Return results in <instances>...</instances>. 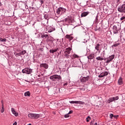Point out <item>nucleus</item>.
<instances>
[{"label": "nucleus", "instance_id": "f257e3e1", "mask_svg": "<svg viewBox=\"0 0 125 125\" xmlns=\"http://www.w3.org/2000/svg\"><path fill=\"white\" fill-rule=\"evenodd\" d=\"M66 11L67 9H66V8L60 7L56 10V13L58 15H62L64 14V13H66Z\"/></svg>", "mask_w": 125, "mask_h": 125}, {"label": "nucleus", "instance_id": "f03ea898", "mask_svg": "<svg viewBox=\"0 0 125 125\" xmlns=\"http://www.w3.org/2000/svg\"><path fill=\"white\" fill-rule=\"evenodd\" d=\"M113 33L119 34V32L121 31V24L115 25L112 27Z\"/></svg>", "mask_w": 125, "mask_h": 125}, {"label": "nucleus", "instance_id": "7ed1b4c3", "mask_svg": "<svg viewBox=\"0 0 125 125\" xmlns=\"http://www.w3.org/2000/svg\"><path fill=\"white\" fill-rule=\"evenodd\" d=\"M72 50V48L70 47L67 48L64 51V56L66 57V58H69L70 57V54L71 53V51Z\"/></svg>", "mask_w": 125, "mask_h": 125}, {"label": "nucleus", "instance_id": "20e7f679", "mask_svg": "<svg viewBox=\"0 0 125 125\" xmlns=\"http://www.w3.org/2000/svg\"><path fill=\"white\" fill-rule=\"evenodd\" d=\"M118 10L119 12H121V13H125V4H123L121 6H119Z\"/></svg>", "mask_w": 125, "mask_h": 125}, {"label": "nucleus", "instance_id": "39448f33", "mask_svg": "<svg viewBox=\"0 0 125 125\" xmlns=\"http://www.w3.org/2000/svg\"><path fill=\"white\" fill-rule=\"evenodd\" d=\"M32 69L29 68H25L22 69V72L23 74H27V75H30L32 73Z\"/></svg>", "mask_w": 125, "mask_h": 125}, {"label": "nucleus", "instance_id": "423d86ee", "mask_svg": "<svg viewBox=\"0 0 125 125\" xmlns=\"http://www.w3.org/2000/svg\"><path fill=\"white\" fill-rule=\"evenodd\" d=\"M115 58V55H112L107 58L106 61H105V63H110V62H112V61Z\"/></svg>", "mask_w": 125, "mask_h": 125}, {"label": "nucleus", "instance_id": "0eeeda50", "mask_svg": "<svg viewBox=\"0 0 125 125\" xmlns=\"http://www.w3.org/2000/svg\"><path fill=\"white\" fill-rule=\"evenodd\" d=\"M44 21H45L46 22H44V21H43V25H44V26H46L47 24H48V20L49 19V18H48V15L44 14Z\"/></svg>", "mask_w": 125, "mask_h": 125}, {"label": "nucleus", "instance_id": "6e6552de", "mask_svg": "<svg viewBox=\"0 0 125 125\" xmlns=\"http://www.w3.org/2000/svg\"><path fill=\"white\" fill-rule=\"evenodd\" d=\"M69 103H70V104H81L83 105V104H84V102L79 101H69Z\"/></svg>", "mask_w": 125, "mask_h": 125}, {"label": "nucleus", "instance_id": "1a4fd4ad", "mask_svg": "<svg viewBox=\"0 0 125 125\" xmlns=\"http://www.w3.org/2000/svg\"><path fill=\"white\" fill-rule=\"evenodd\" d=\"M50 79H54L55 80L58 79V80H62V77H61V76H60V75H55L51 76L50 77Z\"/></svg>", "mask_w": 125, "mask_h": 125}, {"label": "nucleus", "instance_id": "9d476101", "mask_svg": "<svg viewBox=\"0 0 125 125\" xmlns=\"http://www.w3.org/2000/svg\"><path fill=\"white\" fill-rule=\"evenodd\" d=\"M109 73L107 71H104V72L101 73L99 75V78H104V77H105V76H108Z\"/></svg>", "mask_w": 125, "mask_h": 125}, {"label": "nucleus", "instance_id": "9b49d317", "mask_svg": "<svg viewBox=\"0 0 125 125\" xmlns=\"http://www.w3.org/2000/svg\"><path fill=\"white\" fill-rule=\"evenodd\" d=\"M47 31H48V33H51L53 31H55V27L53 26H50Z\"/></svg>", "mask_w": 125, "mask_h": 125}, {"label": "nucleus", "instance_id": "f8f14e48", "mask_svg": "<svg viewBox=\"0 0 125 125\" xmlns=\"http://www.w3.org/2000/svg\"><path fill=\"white\" fill-rule=\"evenodd\" d=\"M11 111L12 114L14 115L15 117H18L19 116V114L18 113V112H16V111H15V109H14V108H11Z\"/></svg>", "mask_w": 125, "mask_h": 125}, {"label": "nucleus", "instance_id": "ddd939ff", "mask_svg": "<svg viewBox=\"0 0 125 125\" xmlns=\"http://www.w3.org/2000/svg\"><path fill=\"white\" fill-rule=\"evenodd\" d=\"M40 67V68H43L44 69H48V64L47 63H41Z\"/></svg>", "mask_w": 125, "mask_h": 125}, {"label": "nucleus", "instance_id": "4468645a", "mask_svg": "<svg viewBox=\"0 0 125 125\" xmlns=\"http://www.w3.org/2000/svg\"><path fill=\"white\" fill-rule=\"evenodd\" d=\"M89 14V12H83L81 14V17H85Z\"/></svg>", "mask_w": 125, "mask_h": 125}, {"label": "nucleus", "instance_id": "2eb2a0df", "mask_svg": "<svg viewBox=\"0 0 125 125\" xmlns=\"http://www.w3.org/2000/svg\"><path fill=\"white\" fill-rule=\"evenodd\" d=\"M41 38L43 39V40H45V39H49V36L47 34H43L41 36Z\"/></svg>", "mask_w": 125, "mask_h": 125}, {"label": "nucleus", "instance_id": "dca6fc26", "mask_svg": "<svg viewBox=\"0 0 125 125\" xmlns=\"http://www.w3.org/2000/svg\"><path fill=\"white\" fill-rule=\"evenodd\" d=\"M58 50H59V48H57L55 49H50L49 52L50 53H52L53 54V53H54V52L58 51Z\"/></svg>", "mask_w": 125, "mask_h": 125}, {"label": "nucleus", "instance_id": "f3484780", "mask_svg": "<svg viewBox=\"0 0 125 125\" xmlns=\"http://www.w3.org/2000/svg\"><path fill=\"white\" fill-rule=\"evenodd\" d=\"M118 83L119 85H122L123 84V78L122 77H120L118 81Z\"/></svg>", "mask_w": 125, "mask_h": 125}, {"label": "nucleus", "instance_id": "a211bd4d", "mask_svg": "<svg viewBox=\"0 0 125 125\" xmlns=\"http://www.w3.org/2000/svg\"><path fill=\"white\" fill-rule=\"evenodd\" d=\"M41 117V114L34 113V119L37 120V119H40Z\"/></svg>", "mask_w": 125, "mask_h": 125}, {"label": "nucleus", "instance_id": "6ab92c4d", "mask_svg": "<svg viewBox=\"0 0 125 125\" xmlns=\"http://www.w3.org/2000/svg\"><path fill=\"white\" fill-rule=\"evenodd\" d=\"M89 79V77H83L82 79V82H83V83H85V82H87Z\"/></svg>", "mask_w": 125, "mask_h": 125}, {"label": "nucleus", "instance_id": "aec40b11", "mask_svg": "<svg viewBox=\"0 0 125 125\" xmlns=\"http://www.w3.org/2000/svg\"><path fill=\"white\" fill-rule=\"evenodd\" d=\"M65 38L66 39H68L70 41H72V40L73 39V37H72L71 35H66L65 36Z\"/></svg>", "mask_w": 125, "mask_h": 125}, {"label": "nucleus", "instance_id": "412c9836", "mask_svg": "<svg viewBox=\"0 0 125 125\" xmlns=\"http://www.w3.org/2000/svg\"><path fill=\"white\" fill-rule=\"evenodd\" d=\"M94 57V54H90L88 57L87 58L88 59H90V60H91V59H93Z\"/></svg>", "mask_w": 125, "mask_h": 125}, {"label": "nucleus", "instance_id": "4be33fe9", "mask_svg": "<svg viewBox=\"0 0 125 125\" xmlns=\"http://www.w3.org/2000/svg\"><path fill=\"white\" fill-rule=\"evenodd\" d=\"M100 46V44H97V45H96V46L95 47V49H96V50H97V51H99V47Z\"/></svg>", "mask_w": 125, "mask_h": 125}, {"label": "nucleus", "instance_id": "5701e85b", "mask_svg": "<svg viewBox=\"0 0 125 125\" xmlns=\"http://www.w3.org/2000/svg\"><path fill=\"white\" fill-rule=\"evenodd\" d=\"M96 60H98V61H102L104 60V58L99 56L96 58Z\"/></svg>", "mask_w": 125, "mask_h": 125}, {"label": "nucleus", "instance_id": "b1692460", "mask_svg": "<svg viewBox=\"0 0 125 125\" xmlns=\"http://www.w3.org/2000/svg\"><path fill=\"white\" fill-rule=\"evenodd\" d=\"M28 118H29V119H34V113H29Z\"/></svg>", "mask_w": 125, "mask_h": 125}, {"label": "nucleus", "instance_id": "393cba45", "mask_svg": "<svg viewBox=\"0 0 125 125\" xmlns=\"http://www.w3.org/2000/svg\"><path fill=\"white\" fill-rule=\"evenodd\" d=\"M113 99L112 98H109V99L107 100V103H111V102H113Z\"/></svg>", "mask_w": 125, "mask_h": 125}, {"label": "nucleus", "instance_id": "a878e982", "mask_svg": "<svg viewBox=\"0 0 125 125\" xmlns=\"http://www.w3.org/2000/svg\"><path fill=\"white\" fill-rule=\"evenodd\" d=\"M0 42H6V39H2V38H0Z\"/></svg>", "mask_w": 125, "mask_h": 125}, {"label": "nucleus", "instance_id": "bb28decb", "mask_svg": "<svg viewBox=\"0 0 125 125\" xmlns=\"http://www.w3.org/2000/svg\"><path fill=\"white\" fill-rule=\"evenodd\" d=\"M112 101H116V100H118L119 99V96H116L115 97H112Z\"/></svg>", "mask_w": 125, "mask_h": 125}, {"label": "nucleus", "instance_id": "cd10ccee", "mask_svg": "<svg viewBox=\"0 0 125 125\" xmlns=\"http://www.w3.org/2000/svg\"><path fill=\"white\" fill-rule=\"evenodd\" d=\"M30 95H31V93L29 91L26 92L24 93V96H30Z\"/></svg>", "mask_w": 125, "mask_h": 125}, {"label": "nucleus", "instance_id": "c85d7f7f", "mask_svg": "<svg viewBox=\"0 0 125 125\" xmlns=\"http://www.w3.org/2000/svg\"><path fill=\"white\" fill-rule=\"evenodd\" d=\"M21 52V55H24V54H26V53H27V52L26 51V50H23Z\"/></svg>", "mask_w": 125, "mask_h": 125}, {"label": "nucleus", "instance_id": "c756f323", "mask_svg": "<svg viewBox=\"0 0 125 125\" xmlns=\"http://www.w3.org/2000/svg\"><path fill=\"white\" fill-rule=\"evenodd\" d=\"M86 122H87V123H88V122H89V121H90V120H91L90 117V116H88V117L86 118Z\"/></svg>", "mask_w": 125, "mask_h": 125}, {"label": "nucleus", "instance_id": "7c9ffc66", "mask_svg": "<svg viewBox=\"0 0 125 125\" xmlns=\"http://www.w3.org/2000/svg\"><path fill=\"white\" fill-rule=\"evenodd\" d=\"M0 112H1V113H3V112H4V108L1 107V109H0Z\"/></svg>", "mask_w": 125, "mask_h": 125}, {"label": "nucleus", "instance_id": "2f4dec72", "mask_svg": "<svg viewBox=\"0 0 125 125\" xmlns=\"http://www.w3.org/2000/svg\"><path fill=\"white\" fill-rule=\"evenodd\" d=\"M69 117H70V115H69L68 113L64 115V118H69Z\"/></svg>", "mask_w": 125, "mask_h": 125}, {"label": "nucleus", "instance_id": "473e14b6", "mask_svg": "<svg viewBox=\"0 0 125 125\" xmlns=\"http://www.w3.org/2000/svg\"><path fill=\"white\" fill-rule=\"evenodd\" d=\"M119 44L118 43H114V44H113V46H115V47L118 46V45H119Z\"/></svg>", "mask_w": 125, "mask_h": 125}, {"label": "nucleus", "instance_id": "72a5a7b5", "mask_svg": "<svg viewBox=\"0 0 125 125\" xmlns=\"http://www.w3.org/2000/svg\"><path fill=\"white\" fill-rule=\"evenodd\" d=\"M113 116H114V115H113V114H110L109 115L110 119H112Z\"/></svg>", "mask_w": 125, "mask_h": 125}, {"label": "nucleus", "instance_id": "f704fd0d", "mask_svg": "<svg viewBox=\"0 0 125 125\" xmlns=\"http://www.w3.org/2000/svg\"><path fill=\"white\" fill-rule=\"evenodd\" d=\"M125 17H122V18H121L120 20H121V21H123V20H125Z\"/></svg>", "mask_w": 125, "mask_h": 125}, {"label": "nucleus", "instance_id": "c9c22d12", "mask_svg": "<svg viewBox=\"0 0 125 125\" xmlns=\"http://www.w3.org/2000/svg\"><path fill=\"white\" fill-rule=\"evenodd\" d=\"M74 57L75 58H79V56H78V55H74Z\"/></svg>", "mask_w": 125, "mask_h": 125}, {"label": "nucleus", "instance_id": "e433bc0d", "mask_svg": "<svg viewBox=\"0 0 125 125\" xmlns=\"http://www.w3.org/2000/svg\"><path fill=\"white\" fill-rule=\"evenodd\" d=\"M68 21H69V19H68V18H65L64 19V21L65 22H68Z\"/></svg>", "mask_w": 125, "mask_h": 125}, {"label": "nucleus", "instance_id": "4c0bfd02", "mask_svg": "<svg viewBox=\"0 0 125 125\" xmlns=\"http://www.w3.org/2000/svg\"><path fill=\"white\" fill-rule=\"evenodd\" d=\"M72 113H73V110H70L68 114L69 115V114H72Z\"/></svg>", "mask_w": 125, "mask_h": 125}, {"label": "nucleus", "instance_id": "58836bf2", "mask_svg": "<svg viewBox=\"0 0 125 125\" xmlns=\"http://www.w3.org/2000/svg\"><path fill=\"white\" fill-rule=\"evenodd\" d=\"M17 55H19V56H21V55H22V54L21 53V52H20L18 54H17Z\"/></svg>", "mask_w": 125, "mask_h": 125}, {"label": "nucleus", "instance_id": "ea45409f", "mask_svg": "<svg viewBox=\"0 0 125 125\" xmlns=\"http://www.w3.org/2000/svg\"><path fill=\"white\" fill-rule=\"evenodd\" d=\"M83 42H84V43L87 42V40H84V41Z\"/></svg>", "mask_w": 125, "mask_h": 125}, {"label": "nucleus", "instance_id": "a19ab883", "mask_svg": "<svg viewBox=\"0 0 125 125\" xmlns=\"http://www.w3.org/2000/svg\"><path fill=\"white\" fill-rule=\"evenodd\" d=\"M63 85L65 86V85H68V83H65L63 84Z\"/></svg>", "mask_w": 125, "mask_h": 125}, {"label": "nucleus", "instance_id": "79ce46f5", "mask_svg": "<svg viewBox=\"0 0 125 125\" xmlns=\"http://www.w3.org/2000/svg\"><path fill=\"white\" fill-rule=\"evenodd\" d=\"M43 22H44V23H45L46 21H44V19L43 20V21H42V24H43Z\"/></svg>", "mask_w": 125, "mask_h": 125}, {"label": "nucleus", "instance_id": "37998d69", "mask_svg": "<svg viewBox=\"0 0 125 125\" xmlns=\"http://www.w3.org/2000/svg\"><path fill=\"white\" fill-rule=\"evenodd\" d=\"M50 80H52V81L53 82L55 81V78L50 79Z\"/></svg>", "mask_w": 125, "mask_h": 125}, {"label": "nucleus", "instance_id": "c03bdc74", "mask_svg": "<svg viewBox=\"0 0 125 125\" xmlns=\"http://www.w3.org/2000/svg\"><path fill=\"white\" fill-rule=\"evenodd\" d=\"M13 125H17V123L16 122H15Z\"/></svg>", "mask_w": 125, "mask_h": 125}, {"label": "nucleus", "instance_id": "a18cd8bd", "mask_svg": "<svg viewBox=\"0 0 125 125\" xmlns=\"http://www.w3.org/2000/svg\"><path fill=\"white\" fill-rule=\"evenodd\" d=\"M25 8L26 9H28V6L27 5H25Z\"/></svg>", "mask_w": 125, "mask_h": 125}, {"label": "nucleus", "instance_id": "49530a36", "mask_svg": "<svg viewBox=\"0 0 125 125\" xmlns=\"http://www.w3.org/2000/svg\"><path fill=\"white\" fill-rule=\"evenodd\" d=\"M98 18V16L97 15V16H96V20H97V18Z\"/></svg>", "mask_w": 125, "mask_h": 125}, {"label": "nucleus", "instance_id": "de8ad7c7", "mask_svg": "<svg viewBox=\"0 0 125 125\" xmlns=\"http://www.w3.org/2000/svg\"><path fill=\"white\" fill-rule=\"evenodd\" d=\"M43 2V1H42V0H41V3L42 4V3Z\"/></svg>", "mask_w": 125, "mask_h": 125}, {"label": "nucleus", "instance_id": "09e8293b", "mask_svg": "<svg viewBox=\"0 0 125 125\" xmlns=\"http://www.w3.org/2000/svg\"><path fill=\"white\" fill-rule=\"evenodd\" d=\"M90 125H92V124H93V122H92H92H91L90 123Z\"/></svg>", "mask_w": 125, "mask_h": 125}, {"label": "nucleus", "instance_id": "8fccbe9b", "mask_svg": "<svg viewBox=\"0 0 125 125\" xmlns=\"http://www.w3.org/2000/svg\"><path fill=\"white\" fill-rule=\"evenodd\" d=\"M94 125H98V124H97V123H95L94 124Z\"/></svg>", "mask_w": 125, "mask_h": 125}, {"label": "nucleus", "instance_id": "3c124183", "mask_svg": "<svg viewBox=\"0 0 125 125\" xmlns=\"http://www.w3.org/2000/svg\"><path fill=\"white\" fill-rule=\"evenodd\" d=\"M4 108V107L3 106V104H2V108Z\"/></svg>", "mask_w": 125, "mask_h": 125}, {"label": "nucleus", "instance_id": "603ef678", "mask_svg": "<svg viewBox=\"0 0 125 125\" xmlns=\"http://www.w3.org/2000/svg\"><path fill=\"white\" fill-rule=\"evenodd\" d=\"M0 6H1V2H0Z\"/></svg>", "mask_w": 125, "mask_h": 125}, {"label": "nucleus", "instance_id": "864d4df0", "mask_svg": "<svg viewBox=\"0 0 125 125\" xmlns=\"http://www.w3.org/2000/svg\"><path fill=\"white\" fill-rule=\"evenodd\" d=\"M27 125H32V124H28Z\"/></svg>", "mask_w": 125, "mask_h": 125}, {"label": "nucleus", "instance_id": "5fc2aeb1", "mask_svg": "<svg viewBox=\"0 0 125 125\" xmlns=\"http://www.w3.org/2000/svg\"><path fill=\"white\" fill-rule=\"evenodd\" d=\"M106 83V82H104V83Z\"/></svg>", "mask_w": 125, "mask_h": 125}]
</instances>
